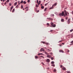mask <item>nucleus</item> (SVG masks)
I'll return each instance as SVG.
<instances>
[{
    "instance_id": "9d476101",
    "label": "nucleus",
    "mask_w": 73,
    "mask_h": 73,
    "mask_svg": "<svg viewBox=\"0 0 73 73\" xmlns=\"http://www.w3.org/2000/svg\"><path fill=\"white\" fill-rule=\"evenodd\" d=\"M65 14L66 16H68V12H66V13H65Z\"/></svg>"
},
{
    "instance_id": "412c9836",
    "label": "nucleus",
    "mask_w": 73,
    "mask_h": 73,
    "mask_svg": "<svg viewBox=\"0 0 73 73\" xmlns=\"http://www.w3.org/2000/svg\"><path fill=\"white\" fill-rule=\"evenodd\" d=\"M51 66H55V65H54V64H52L51 65Z\"/></svg>"
},
{
    "instance_id": "4c0bfd02",
    "label": "nucleus",
    "mask_w": 73,
    "mask_h": 73,
    "mask_svg": "<svg viewBox=\"0 0 73 73\" xmlns=\"http://www.w3.org/2000/svg\"><path fill=\"white\" fill-rule=\"evenodd\" d=\"M64 13H65L66 12H67L66 11V10H64Z\"/></svg>"
},
{
    "instance_id": "423d86ee",
    "label": "nucleus",
    "mask_w": 73,
    "mask_h": 73,
    "mask_svg": "<svg viewBox=\"0 0 73 73\" xmlns=\"http://www.w3.org/2000/svg\"><path fill=\"white\" fill-rule=\"evenodd\" d=\"M60 52H62V53H64V51L62 50H59Z\"/></svg>"
},
{
    "instance_id": "a19ab883",
    "label": "nucleus",
    "mask_w": 73,
    "mask_h": 73,
    "mask_svg": "<svg viewBox=\"0 0 73 73\" xmlns=\"http://www.w3.org/2000/svg\"><path fill=\"white\" fill-rule=\"evenodd\" d=\"M4 5H6L7 4V2H6L4 3Z\"/></svg>"
},
{
    "instance_id": "0eeeda50",
    "label": "nucleus",
    "mask_w": 73,
    "mask_h": 73,
    "mask_svg": "<svg viewBox=\"0 0 73 73\" xmlns=\"http://www.w3.org/2000/svg\"><path fill=\"white\" fill-rule=\"evenodd\" d=\"M25 9H26V11H27L28 10V7H27L25 8Z\"/></svg>"
},
{
    "instance_id": "dca6fc26",
    "label": "nucleus",
    "mask_w": 73,
    "mask_h": 73,
    "mask_svg": "<svg viewBox=\"0 0 73 73\" xmlns=\"http://www.w3.org/2000/svg\"><path fill=\"white\" fill-rule=\"evenodd\" d=\"M42 55V53L38 54V56H40V55Z\"/></svg>"
},
{
    "instance_id": "6e6552de",
    "label": "nucleus",
    "mask_w": 73,
    "mask_h": 73,
    "mask_svg": "<svg viewBox=\"0 0 73 73\" xmlns=\"http://www.w3.org/2000/svg\"><path fill=\"white\" fill-rule=\"evenodd\" d=\"M46 61L47 62H50V60L49 59H47Z\"/></svg>"
},
{
    "instance_id": "a211bd4d",
    "label": "nucleus",
    "mask_w": 73,
    "mask_h": 73,
    "mask_svg": "<svg viewBox=\"0 0 73 73\" xmlns=\"http://www.w3.org/2000/svg\"><path fill=\"white\" fill-rule=\"evenodd\" d=\"M35 57L36 59H37V58H38V57H37V56H35Z\"/></svg>"
},
{
    "instance_id": "a878e982",
    "label": "nucleus",
    "mask_w": 73,
    "mask_h": 73,
    "mask_svg": "<svg viewBox=\"0 0 73 73\" xmlns=\"http://www.w3.org/2000/svg\"><path fill=\"white\" fill-rule=\"evenodd\" d=\"M66 72L67 73H70V72L68 71H67Z\"/></svg>"
},
{
    "instance_id": "49530a36",
    "label": "nucleus",
    "mask_w": 73,
    "mask_h": 73,
    "mask_svg": "<svg viewBox=\"0 0 73 73\" xmlns=\"http://www.w3.org/2000/svg\"><path fill=\"white\" fill-rule=\"evenodd\" d=\"M62 40H61V41H59V42H62Z\"/></svg>"
},
{
    "instance_id": "2eb2a0df",
    "label": "nucleus",
    "mask_w": 73,
    "mask_h": 73,
    "mask_svg": "<svg viewBox=\"0 0 73 73\" xmlns=\"http://www.w3.org/2000/svg\"><path fill=\"white\" fill-rule=\"evenodd\" d=\"M41 8L42 9H44V6H41Z\"/></svg>"
},
{
    "instance_id": "4be33fe9",
    "label": "nucleus",
    "mask_w": 73,
    "mask_h": 73,
    "mask_svg": "<svg viewBox=\"0 0 73 73\" xmlns=\"http://www.w3.org/2000/svg\"><path fill=\"white\" fill-rule=\"evenodd\" d=\"M51 16H54V14H51Z\"/></svg>"
},
{
    "instance_id": "ddd939ff",
    "label": "nucleus",
    "mask_w": 73,
    "mask_h": 73,
    "mask_svg": "<svg viewBox=\"0 0 73 73\" xmlns=\"http://www.w3.org/2000/svg\"><path fill=\"white\" fill-rule=\"evenodd\" d=\"M15 9H13V11H12L13 13V12H15Z\"/></svg>"
},
{
    "instance_id": "13d9d810",
    "label": "nucleus",
    "mask_w": 73,
    "mask_h": 73,
    "mask_svg": "<svg viewBox=\"0 0 73 73\" xmlns=\"http://www.w3.org/2000/svg\"><path fill=\"white\" fill-rule=\"evenodd\" d=\"M12 11V9H10V12H11Z\"/></svg>"
},
{
    "instance_id": "20e7f679",
    "label": "nucleus",
    "mask_w": 73,
    "mask_h": 73,
    "mask_svg": "<svg viewBox=\"0 0 73 73\" xmlns=\"http://www.w3.org/2000/svg\"><path fill=\"white\" fill-rule=\"evenodd\" d=\"M50 24L52 26V27H56V25H53V23L52 22Z\"/></svg>"
},
{
    "instance_id": "cd10ccee",
    "label": "nucleus",
    "mask_w": 73,
    "mask_h": 73,
    "mask_svg": "<svg viewBox=\"0 0 73 73\" xmlns=\"http://www.w3.org/2000/svg\"><path fill=\"white\" fill-rule=\"evenodd\" d=\"M73 31V29H72L70 30V32H72Z\"/></svg>"
},
{
    "instance_id": "052dcab7",
    "label": "nucleus",
    "mask_w": 73,
    "mask_h": 73,
    "mask_svg": "<svg viewBox=\"0 0 73 73\" xmlns=\"http://www.w3.org/2000/svg\"><path fill=\"white\" fill-rule=\"evenodd\" d=\"M49 27H52V26H49Z\"/></svg>"
},
{
    "instance_id": "7ed1b4c3",
    "label": "nucleus",
    "mask_w": 73,
    "mask_h": 73,
    "mask_svg": "<svg viewBox=\"0 0 73 73\" xmlns=\"http://www.w3.org/2000/svg\"><path fill=\"white\" fill-rule=\"evenodd\" d=\"M41 42L43 43V44H46V45H48L49 44L48 43H46V42Z\"/></svg>"
},
{
    "instance_id": "58836bf2",
    "label": "nucleus",
    "mask_w": 73,
    "mask_h": 73,
    "mask_svg": "<svg viewBox=\"0 0 73 73\" xmlns=\"http://www.w3.org/2000/svg\"><path fill=\"white\" fill-rule=\"evenodd\" d=\"M21 8L22 9L23 8V5H21Z\"/></svg>"
},
{
    "instance_id": "1a4fd4ad",
    "label": "nucleus",
    "mask_w": 73,
    "mask_h": 73,
    "mask_svg": "<svg viewBox=\"0 0 73 73\" xmlns=\"http://www.w3.org/2000/svg\"><path fill=\"white\" fill-rule=\"evenodd\" d=\"M62 70H66V68L65 67H63L62 68Z\"/></svg>"
},
{
    "instance_id": "4468645a",
    "label": "nucleus",
    "mask_w": 73,
    "mask_h": 73,
    "mask_svg": "<svg viewBox=\"0 0 73 73\" xmlns=\"http://www.w3.org/2000/svg\"><path fill=\"white\" fill-rule=\"evenodd\" d=\"M13 8V6H12L11 8L10 9L12 10Z\"/></svg>"
},
{
    "instance_id": "69168bd1",
    "label": "nucleus",
    "mask_w": 73,
    "mask_h": 73,
    "mask_svg": "<svg viewBox=\"0 0 73 73\" xmlns=\"http://www.w3.org/2000/svg\"><path fill=\"white\" fill-rule=\"evenodd\" d=\"M23 10H24V9H23Z\"/></svg>"
},
{
    "instance_id": "774afa93",
    "label": "nucleus",
    "mask_w": 73,
    "mask_h": 73,
    "mask_svg": "<svg viewBox=\"0 0 73 73\" xmlns=\"http://www.w3.org/2000/svg\"><path fill=\"white\" fill-rule=\"evenodd\" d=\"M72 14H73V12H72Z\"/></svg>"
},
{
    "instance_id": "a18cd8bd",
    "label": "nucleus",
    "mask_w": 73,
    "mask_h": 73,
    "mask_svg": "<svg viewBox=\"0 0 73 73\" xmlns=\"http://www.w3.org/2000/svg\"><path fill=\"white\" fill-rule=\"evenodd\" d=\"M41 64L43 65H44V63H43V62H42Z\"/></svg>"
},
{
    "instance_id": "0e129e2a",
    "label": "nucleus",
    "mask_w": 73,
    "mask_h": 73,
    "mask_svg": "<svg viewBox=\"0 0 73 73\" xmlns=\"http://www.w3.org/2000/svg\"><path fill=\"white\" fill-rule=\"evenodd\" d=\"M59 45L60 46H61V45Z\"/></svg>"
},
{
    "instance_id": "603ef678",
    "label": "nucleus",
    "mask_w": 73,
    "mask_h": 73,
    "mask_svg": "<svg viewBox=\"0 0 73 73\" xmlns=\"http://www.w3.org/2000/svg\"><path fill=\"white\" fill-rule=\"evenodd\" d=\"M53 8V7H51L50 8V9H52Z\"/></svg>"
},
{
    "instance_id": "c85d7f7f",
    "label": "nucleus",
    "mask_w": 73,
    "mask_h": 73,
    "mask_svg": "<svg viewBox=\"0 0 73 73\" xmlns=\"http://www.w3.org/2000/svg\"><path fill=\"white\" fill-rule=\"evenodd\" d=\"M48 3H46L45 5V6H46V5H48Z\"/></svg>"
},
{
    "instance_id": "7c9ffc66",
    "label": "nucleus",
    "mask_w": 73,
    "mask_h": 73,
    "mask_svg": "<svg viewBox=\"0 0 73 73\" xmlns=\"http://www.w3.org/2000/svg\"><path fill=\"white\" fill-rule=\"evenodd\" d=\"M54 72H56V70L55 69H54Z\"/></svg>"
},
{
    "instance_id": "680f3d73",
    "label": "nucleus",
    "mask_w": 73,
    "mask_h": 73,
    "mask_svg": "<svg viewBox=\"0 0 73 73\" xmlns=\"http://www.w3.org/2000/svg\"><path fill=\"white\" fill-rule=\"evenodd\" d=\"M3 2H4V0H3Z\"/></svg>"
},
{
    "instance_id": "3c124183",
    "label": "nucleus",
    "mask_w": 73,
    "mask_h": 73,
    "mask_svg": "<svg viewBox=\"0 0 73 73\" xmlns=\"http://www.w3.org/2000/svg\"><path fill=\"white\" fill-rule=\"evenodd\" d=\"M49 25V23H47V25Z\"/></svg>"
},
{
    "instance_id": "f3484780",
    "label": "nucleus",
    "mask_w": 73,
    "mask_h": 73,
    "mask_svg": "<svg viewBox=\"0 0 73 73\" xmlns=\"http://www.w3.org/2000/svg\"><path fill=\"white\" fill-rule=\"evenodd\" d=\"M43 50V48H41V49H40V51H41V52H42V51Z\"/></svg>"
},
{
    "instance_id": "bf43d9fd",
    "label": "nucleus",
    "mask_w": 73,
    "mask_h": 73,
    "mask_svg": "<svg viewBox=\"0 0 73 73\" xmlns=\"http://www.w3.org/2000/svg\"><path fill=\"white\" fill-rule=\"evenodd\" d=\"M50 54H52V53H50Z\"/></svg>"
},
{
    "instance_id": "de8ad7c7",
    "label": "nucleus",
    "mask_w": 73,
    "mask_h": 73,
    "mask_svg": "<svg viewBox=\"0 0 73 73\" xmlns=\"http://www.w3.org/2000/svg\"><path fill=\"white\" fill-rule=\"evenodd\" d=\"M50 32H53V30H51L50 31Z\"/></svg>"
},
{
    "instance_id": "2f4dec72",
    "label": "nucleus",
    "mask_w": 73,
    "mask_h": 73,
    "mask_svg": "<svg viewBox=\"0 0 73 73\" xmlns=\"http://www.w3.org/2000/svg\"><path fill=\"white\" fill-rule=\"evenodd\" d=\"M51 63L52 64H54V62H51Z\"/></svg>"
},
{
    "instance_id": "bb28decb",
    "label": "nucleus",
    "mask_w": 73,
    "mask_h": 73,
    "mask_svg": "<svg viewBox=\"0 0 73 73\" xmlns=\"http://www.w3.org/2000/svg\"><path fill=\"white\" fill-rule=\"evenodd\" d=\"M9 1V0H7L6 2L7 3H8Z\"/></svg>"
},
{
    "instance_id": "5701e85b",
    "label": "nucleus",
    "mask_w": 73,
    "mask_h": 73,
    "mask_svg": "<svg viewBox=\"0 0 73 73\" xmlns=\"http://www.w3.org/2000/svg\"><path fill=\"white\" fill-rule=\"evenodd\" d=\"M9 5L10 6H11L12 5V4L11 3H9Z\"/></svg>"
},
{
    "instance_id": "39448f33",
    "label": "nucleus",
    "mask_w": 73,
    "mask_h": 73,
    "mask_svg": "<svg viewBox=\"0 0 73 73\" xmlns=\"http://www.w3.org/2000/svg\"><path fill=\"white\" fill-rule=\"evenodd\" d=\"M67 23L68 24H70V19H69L67 21Z\"/></svg>"
},
{
    "instance_id": "4d7b16f0",
    "label": "nucleus",
    "mask_w": 73,
    "mask_h": 73,
    "mask_svg": "<svg viewBox=\"0 0 73 73\" xmlns=\"http://www.w3.org/2000/svg\"><path fill=\"white\" fill-rule=\"evenodd\" d=\"M69 50H68V51H67V52H69Z\"/></svg>"
},
{
    "instance_id": "c03bdc74",
    "label": "nucleus",
    "mask_w": 73,
    "mask_h": 73,
    "mask_svg": "<svg viewBox=\"0 0 73 73\" xmlns=\"http://www.w3.org/2000/svg\"><path fill=\"white\" fill-rule=\"evenodd\" d=\"M66 20H67L68 19V18L67 17H66L65 18Z\"/></svg>"
},
{
    "instance_id": "6ab92c4d",
    "label": "nucleus",
    "mask_w": 73,
    "mask_h": 73,
    "mask_svg": "<svg viewBox=\"0 0 73 73\" xmlns=\"http://www.w3.org/2000/svg\"><path fill=\"white\" fill-rule=\"evenodd\" d=\"M14 5L16 6L17 5V2L15 3L14 4Z\"/></svg>"
},
{
    "instance_id": "f8f14e48",
    "label": "nucleus",
    "mask_w": 73,
    "mask_h": 73,
    "mask_svg": "<svg viewBox=\"0 0 73 73\" xmlns=\"http://www.w3.org/2000/svg\"><path fill=\"white\" fill-rule=\"evenodd\" d=\"M57 5V3H55V4H54L52 6V7L54 6V5Z\"/></svg>"
},
{
    "instance_id": "c9c22d12",
    "label": "nucleus",
    "mask_w": 73,
    "mask_h": 73,
    "mask_svg": "<svg viewBox=\"0 0 73 73\" xmlns=\"http://www.w3.org/2000/svg\"><path fill=\"white\" fill-rule=\"evenodd\" d=\"M16 8H18V5H17L16 6Z\"/></svg>"
},
{
    "instance_id": "f03ea898",
    "label": "nucleus",
    "mask_w": 73,
    "mask_h": 73,
    "mask_svg": "<svg viewBox=\"0 0 73 73\" xmlns=\"http://www.w3.org/2000/svg\"><path fill=\"white\" fill-rule=\"evenodd\" d=\"M59 15H60V16H64V17L65 16V15H64V11H62V13L59 14Z\"/></svg>"
},
{
    "instance_id": "f257e3e1",
    "label": "nucleus",
    "mask_w": 73,
    "mask_h": 73,
    "mask_svg": "<svg viewBox=\"0 0 73 73\" xmlns=\"http://www.w3.org/2000/svg\"><path fill=\"white\" fill-rule=\"evenodd\" d=\"M44 53L45 54H47V57H48V58H52L51 55H49V54L48 52H44Z\"/></svg>"
},
{
    "instance_id": "393cba45",
    "label": "nucleus",
    "mask_w": 73,
    "mask_h": 73,
    "mask_svg": "<svg viewBox=\"0 0 73 73\" xmlns=\"http://www.w3.org/2000/svg\"><path fill=\"white\" fill-rule=\"evenodd\" d=\"M36 2H37V3L38 4H38H39L38 1V0H37L36 1Z\"/></svg>"
},
{
    "instance_id": "72a5a7b5",
    "label": "nucleus",
    "mask_w": 73,
    "mask_h": 73,
    "mask_svg": "<svg viewBox=\"0 0 73 73\" xmlns=\"http://www.w3.org/2000/svg\"><path fill=\"white\" fill-rule=\"evenodd\" d=\"M40 3H41V1H39V4H40Z\"/></svg>"
},
{
    "instance_id": "ea45409f",
    "label": "nucleus",
    "mask_w": 73,
    "mask_h": 73,
    "mask_svg": "<svg viewBox=\"0 0 73 73\" xmlns=\"http://www.w3.org/2000/svg\"><path fill=\"white\" fill-rule=\"evenodd\" d=\"M53 58H54L53 57H52V58L51 57V59L52 60H53Z\"/></svg>"
},
{
    "instance_id": "6e6d98bb",
    "label": "nucleus",
    "mask_w": 73,
    "mask_h": 73,
    "mask_svg": "<svg viewBox=\"0 0 73 73\" xmlns=\"http://www.w3.org/2000/svg\"><path fill=\"white\" fill-rule=\"evenodd\" d=\"M42 51H43L44 52V50L43 49V50Z\"/></svg>"
},
{
    "instance_id": "8fccbe9b",
    "label": "nucleus",
    "mask_w": 73,
    "mask_h": 73,
    "mask_svg": "<svg viewBox=\"0 0 73 73\" xmlns=\"http://www.w3.org/2000/svg\"><path fill=\"white\" fill-rule=\"evenodd\" d=\"M62 44V45H64L65 44H64V43H63Z\"/></svg>"
},
{
    "instance_id": "aec40b11",
    "label": "nucleus",
    "mask_w": 73,
    "mask_h": 73,
    "mask_svg": "<svg viewBox=\"0 0 73 73\" xmlns=\"http://www.w3.org/2000/svg\"><path fill=\"white\" fill-rule=\"evenodd\" d=\"M47 19H48V20H52V19L50 18H47Z\"/></svg>"
},
{
    "instance_id": "b1692460",
    "label": "nucleus",
    "mask_w": 73,
    "mask_h": 73,
    "mask_svg": "<svg viewBox=\"0 0 73 73\" xmlns=\"http://www.w3.org/2000/svg\"><path fill=\"white\" fill-rule=\"evenodd\" d=\"M26 3H26V2H25V1H24L23 2V4H26Z\"/></svg>"
},
{
    "instance_id": "473e14b6",
    "label": "nucleus",
    "mask_w": 73,
    "mask_h": 73,
    "mask_svg": "<svg viewBox=\"0 0 73 73\" xmlns=\"http://www.w3.org/2000/svg\"><path fill=\"white\" fill-rule=\"evenodd\" d=\"M36 7H38V6L37 5H36Z\"/></svg>"
},
{
    "instance_id": "e2e57ef3",
    "label": "nucleus",
    "mask_w": 73,
    "mask_h": 73,
    "mask_svg": "<svg viewBox=\"0 0 73 73\" xmlns=\"http://www.w3.org/2000/svg\"><path fill=\"white\" fill-rule=\"evenodd\" d=\"M39 12V11H37V12Z\"/></svg>"
},
{
    "instance_id": "c756f323",
    "label": "nucleus",
    "mask_w": 73,
    "mask_h": 73,
    "mask_svg": "<svg viewBox=\"0 0 73 73\" xmlns=\"http://www.w3.org/2000/svg\"><path fill=\"white\" fill-rule=\"evenodd\" d=\"M23 3V1H21V2L20 3L21 4H22V3Z\"/></svg>"
},
{
    "instance_id": "79ce46f5",
    "label": "nucleus",
    "mask_w": 73,
    "mask_h": 73,
    "mask_svg": "<svg viewBox=\"0 0 73 73\" xmlns=\"http://www.w3.org/2000/svg\"><path fill=\"white\" fill-rule=\"evenodd\" d=\"M47 50H48V52H49V51H51V50H50L48 49H47Z\"/></svg>"
},
{
    "instance_id": "f704fd0d",
    "label": "nucleus",
    "mask_w": 73,
    "mask_h": 73,
    "mask_svg": "<svg viewBox=\"0 0 73 73\" xmlns=\"http://www.w3.org/2000/svg\"><path fill=\"white\" fill-rule=\"evenodd\" d=\"M47 9V8H45L44 9V11H46V10Z\"/></svg>"
},
{
    "instance_id": "9b49d317",
    "label": "nucleus",
    "mask_w": 73,
    "mask_h": 73,
    "mask_svg": "<svg viewBox=\"0 0 73 73\" xmlns=\"http://www.w3.org/2000/svg\"><path fill=\"white\" fill-rule=\"evenodd\" d=\"M61 21L62 22H64V19H62L61 20Z\"/></svg>"
},
{
    "instance_id": "5fc2aeb1",
    "label": "nucleus",
    "mask_w": 73,
    "mask_h": 73,
    "mask_svg": "<svg viewBox=\"0 0 73 73\" xmlns=\"http://www.w3.org/2000/svg\"><path fill=\"white\" fill-rule=\"evenodd\" d=\"M71 43H73V41H72L71 42Z\"/></svg>"
},
{
    "instance_id": "e433bc0d",
    "label": "nucleus",
    "mask_w": 73,
    "mask_h": 73,
    "mask_svg": "<svg viewBox=\"0 0 73 73\" xmlns=\"http://www.w3.org/2000/svg\"><path fill=\"white\" fill-rule=\"evenodd\" d=\"M40 57H42L43 58H44V56H40Z\"/></svg>"
},
{
    "instance_id": "09e8293b",
    "label": "nucleus",
    "mask_w": 73,
    "mask_h": 73,
    "mask_svg": "<svg viewBox=\"0 0 73 73\" xmlns=\"http://www.w3.org/2000/svg\"><path fill=\"white\" fill-rule=\"evenodd\" d=\"M62 65H60V67L62 68Z\"/></svg>"
},
{
    "instance_id": "864d4df0",
    "label": "nucleus",
    "mask_w": 73,
    "mask_h": 73,
    "mask_svg": "<svg viewBox=\"0 0 73 73\" xmlns=\"http://www.w3.org/2000/svg\"><path fill=\"white\" fill-rule=\"evenodd\" d=\"M20 3L19 2L18 5H20Z\"/></svg>"
},
{
    "instance_id": "338daca9",
    "label": "nucleus",
    "mask_w": 73,
    "mask_h": 73,
    "mask_svg": "<svg viewBox=\"0 0 73 73\" xmlns=\"http://www.w3.org/2000/svg\"><path fill=\"white\" fill-rule=\"evenodd\" d=\"M42 5V4H41V5Z\"/></svg>"
},
{
    "instance_id": "37998d69",
    "label": "nucleus",
    "mask_w": 73,
    "mask_h": 73,
    "mask_svg": "<svg viewBox=\"0 0 73 73\" xmlns=\"http://www.w3.org/2000/svg\"><path fill=\"white\" fill-rule=\"evenodd\" d=\"M30 2V0H28V3H29Z\"/></svg>"
}]
</instances>
